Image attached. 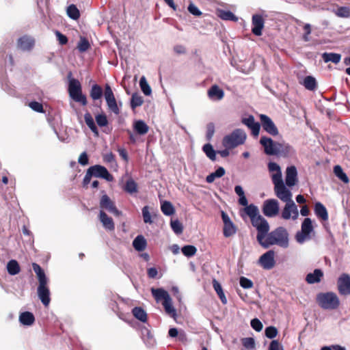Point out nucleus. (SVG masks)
Returning a JSON list of instances; mask_svg holds the SVG:
<instances>
[{"instance_id":"obj_1","label":"nucleus","mask_w":350,"mask_h":350,"mask_svg":"<svg viewBox=\"0 0 350 350\" xmlns=\"http://www.w3.org/2000/svg\"><path fill=\"white\" fill-rule=\"evenodd\" d=\"M268 221L257 231L256 239L263 248H268L276 245L282 248H287L289 245V234L284 227H278L271 232Z\"/></svg>"},{"instance_id":"obj_2","label":"nucleus","mask_w":350,"mask_h":350,"mask_svg":"<svg viewBox=\"0 0 350 350\" xmlns=\"http://www.w3.org/2000/svg\"><path fill=\"white\" fill-rule=\"evenodd\" d=\"M151 293L157 302L163 301L162 305L163 306L165 312L170 317L175 318L176 311L172 305V300L167 291L161 288H152Z\"/></svg>"},{"instance_id":"obj_3","label":"nucleus","mask_w":350,"mask_h":350,"mask_svg":"<svg viewBox=\"0 0 350 350\" xmlns=\"http://www.w3.org/2000/svg\"><path fill=\"white\" fill-rule=\"evenodd\" d=\"M317 302L321 308L327 310L338 309L340 303L338 295L334 292L319 293Z\"/></svg>"},{"instance_id":"obj_4","label":"nucleus","mask_w":350,"mask_h":350,"mask_svg":"<svg viewBox=\"0 0 350 350\" xmlns=\"http://www.w3.org/2000/svg\"><path fill=\"white\" fill-rule=\"evenodd\" d=\"M246 137V133L243 130L237 129L224 137L222 144L227 149H232L244 144Z\"/></svg>"},{"instance_id":"obj_5","label":"nucleus","mask_w":350,"mask_h":350,"mask_svg":"<svg viewBox=\"0 0 350 350\" xmlns=\"http://www.w3.org/2000/svg\"><path fill=\"white\" fill-rule=\"evenodd\" d=\"M68 90L69 96L72 100L81 103L83 106L87 105V98L85 95L82 93L81 85L79 80L70 79Z\"/></svg>"},{"instance_id":"obj_6","label":"nucleus","mask_w":350,"mask_h":350,"mask_svg":"<svg viewBox=\"0 0 350 350\" xmlns=\"http://www.w3.org/2000/svg\"><path fill=\"white\" fill-rule=\"evenodd\" d=\"M245 213L250 218L252 226L258 231L264 226L267 221L259 214L258 208L254 204H250L245 207Z\"/></svg>"},{"instance_id":"obj_7","label":"nucleus","mask_w":350,"mask_h":350,"mask_svg":"<svg viewBox=\"0 0 350 350\" xmlns=\"http://www.w3.org/2000/svg\"><path fill=\"white\" fill-rule=\"evenodd\" d=\"M273 191L275 196L283 202L293 200V194L288 187L284 183L283 180L273 183Z\"/></svg>"},{"instance_id":"obj_8","label":"nucleus","mask_w":350,"mask_h":350,"mask_svg":"<svg viewBox=\"0 0 350 350\" xmlns=\"http://www.w3.org/2000/svg\"><path fill=\"white\" fill-rule=\"evenodd\" d=\"M314 230L312 219L309 217L305 218L301 226V230L295 235V239L299 243H303L311 239L310 233Z\"/></svg>"},{"instance_id":"obj_9","label":"nucleus","mask_w":350,"mask_h":350,"mask_svg":"<svg viewBox=\"0 0 350 350\" xmlns=\"http://www.w3.org/2000/svg\"><path fill=\"white\" fill-rule=\"evenodd\" d=\"M262 211L266 217H276L280 212L279 202L274 198L265 200L262 204Z\"/></svg>"},{"instance_id":"obj_10","label":"nucleus","mask_w":350,"mask_h":350,"mask_svg":"<svg viewBox=\"0 0 350 350\" xmlns=\"http://www.w3.org/2000/svg\"><path fill=\"white\" fill-rule=\"evenodd\" d=\"M299 217L297 206L293 200L285 202V205L281 212V217L284 220H296Z\"/></svg>"},{"instance_id":"obj_11","label":"nucleus","mask_w":350,"mask_h":350,"mask_svg":"<svg viewBox=\"0 0 350 350\" xmlns=\"http://www.w3.org/2000/svg\"><path fill=\"white\" fill-rule=\"evenodd\" d=\"M104 96L109 109L116 115H118L120 112L114 94L109 84H105Z\"/></svg>"},{"instance_id":"obj_12","label":"nucleus","mask_w":350,"mask_h":350,"mask_svg":"<svg viewBox=\"0 0 350 350\" xmlns=\"http://www.w3.org/2000/svg\"><path fill=\"white\" fill-rule=\"evenodd\" d=\"M88 170L94 177L103 178L109 182L113 180V176L109 172L107 169L103 165H94L90 167Z\"/></svg>"},{"instance_id":"obj_13","label":"nucleus","mask_w":350,"mask_h":350,"mask_svg":"<svg viewBox=\"0 0 350 350\" xmlns=\"http://www.w3.org/2000/svg\"><path fill=\"white\" fill-rule=\"evenodd\" d=\"M260 124L265 131L272 136L278 135L279 131L273 120L267 115L260 114L259 116Z\"/></svg>"},{"instance_id":"obj_14","label":"nucleus","mask_w":350,"mask_h":350,"mask_svg":"<svg viewBox=\"0 0 350 350\" xmlns=\"http://www.w3.org/2000/svg\"><path fill=\"white\" fill-rule=\"evenodd\" d=\"M279 142L273 141L271 137L262 136L260 144L263 147L264 152L267 155H275Z\"/></svg>"},{"instance_id":"obj_15","label":"nucleus","mask_w":350,"mask_h":350,"mask_svg":"<svg viewBox=\"0 0 350 350\" xmlns=\"http://www.w3.org/2000/svg\"><path fill=\"white\" fill-rule=\"evenodd\" d=\"M274 257V251L269 250L260 256L258 259V263L264 269L270 270L273 268L275 265Z\"/></svg>"},{"instance_id":"obj_16","label":"nucleus","mask_w":350,"mask_h":350,"mask_svg":"<svg viewBox=\"0 0 350 350\" xmlns=\"http://www.w3.org/2000/svg\"><path fill=\"white\" fill-rule=\"evenodd\" d=\"M100 207L101 210L103 211V209H105L114 215L119 216L120 215V212L117 209L114 202L107 194H104L101 196Z\"/></svg>"},{"instance_id":"obj_17","label":"nucleus","mask_w":350,"mask_h":350,"mask_svg":"<svg viewBox=\"0 0 350 350\" xmlns=\"http://www.w3.org/2000/svg\"><path fill=\"white\" fill-rule=\"evenodd\" d=\"M338 290L342 295H350V275L342 273L338 280Z\"/></svg>"},{"instance_id":"obj_18","label":"nucleus","mask_w":350,"mask_h":350,"mask_svg":"<svg viewBox=\"0 0 350 350\" xmlns=\"http://www.w3.org/2000/svg\"><path fill=\"white\" fill-rule=\"evenodd\" d=\"M298 181L297 171L294 165L286 167L285 176V184L288 187L295 186Z\"/></svg>"},{"instance_id":"obj_19","label":"nucleus","mask_w":350,"mask_h":350,"mask_svg":"<svg viewBox=\"0 0 350 350\" xmlns=\"http://www.w3.org/2000/svg\"><path fill=\"white\" fill-rule=\"evenodd\" d=\"M38 295L41 302L45 306H48L50 301V291L47 287V283L39 284L38 287Z\"/></svg>"},{"instance_id":"obj_20","label":"nucleus","mask_w":350,"mask_h":350,"mask_svg":"<svg viewBox=\"0 0 350 350\" xmlns=\"http://www.w3.org/2000/svg\"><path fill=\"white\" fill-rule=\"evenodd\" d=\"M295 153L293 148L284 142H279L275 156L288 157Z\"/></svg>"},{"instance_id":"obj_21","label":"nucleus","mask_w":350,"mask_h":350,"mask_svg":"<svg viewBox=\"0 0 350 350\" xmlns=\"http://www.w3.org/2000/svg\"><path fill=\"white\" fill-rule=\"evenodd\" d=\"M252 33L256 36H261L264 27V19L261 15L254 14L252 16Z\"/></svg>"},{"instance_id":"obj_22","label":"nucleus","mask_w":350,"mask_h":350,"mask_svg":"<svg viewBox=\"0 0 350 350\" xmlns=\"http://www.w3.org/2000/svg\"><path fill=\"white\" fill-rule=\"evenodd\" d=\"M242 123L246 125L252 131V134L254 137H257L259 135L260 129V124L255 121L253 116H250L248 118H243Z\"/></svg>"},{"instance_id":"obj_23","label":"nucleus","mask_w":350,"mask_h":350,"mask_svg":"<svg viewBox=\"0 0 350 350\" xmlns=\"http://www.w3.org/2000/svg\"><path fill=\"white\" fill-rule=\"evenodd\" d=\"M268 170L271 173L272 183L283 180L281 167L278 163L270 161L268 163Z\"/></svg>"},{"instance_id":"obj_24","label":"nucleus","mask_w":350,"mask_h":350,"mask_svg":"<svg viewBox=\"0 0 350 350\" xmlns=\"http://www.w3.org/2000/svg\"><path fill=\"white\" fill-rule=\"evenodd\" d=\"M35 44V40L33 38L24 36L18 40V47L23 51H31Z\"/></svg>"},{"instance_id":"obj_25","label":"nucleus","mask_w":350,"mask_h":350,"mask_svg":"<svg viewBox=\"0 0 350 350\" xmlns=\"http://www.w3.org/2000/svg\"><path fill=\"white\" fill-rule=\"evenodd\" d=\"M207 95L212 100H221L224 96V92L218 85H213L208 90Z\"/></svg>"},{"instance_id":"obj_26","label":"nucleus","mask_w":350,"mask_h":350,"mask_svg":"<svg viewBox=\"0 0 350 350\" xmlns=\"http://www.w3.org/2000/svg\"><path fill=\"white\" fill-rule=\"evenodd\" d=\"M99 219L103 227L108 230H113L115 225L111 217H109L103 210L100 211Z\"/></svg>"},{"instance_id":"obj_27","label":"nucleus","mask_w":350,"mask_h":350,"mask_svg":"<svg viewBox=\"0 0 350 350\" xmlns=\"http://www.w3.org/2000/svg\"><path fill=\"white\" fill-rule=\"evenodd\" d=\"M314 213L317 217L323 221L328 219V213L325 206L321 202H316L314 204Z\"/></svg>"},{"instance_id":"obj_28","label":"nucleus","mask_w":350,"mask_h":350,"mask_svg":"<svg viewBox=\"0 0 350 350\" xmlns=\"http://www.w3.org/2000/svg\"><path fill=\"white\" fill-rule=\"evenodd\" d=\"M323 276V273L321 269H317L312 273L306 275V281L308 284H314L319 282Z\"/></svg>"},{"instance_id":"obj_29","label":"nucleus","mask_w":350,"mask_h":350,"mask_svg":"<svg viewBox=\"0 0 350 350\" xmlns=\"http://www.w3.org/2000/svg\"><path fill=\"white\" fill-rule=\"evenodd\" d=\"M135 131L141 135H144L148 132L149 127L143 120H136L133 124Z\"/></svg>"},{"instance_id":"obj_30","label":"nucleus","mask_w":350,"mask_h":350,"mask_svg":"<svg viewBox=\"0 0 350 350\" xmlns=\"http://www.w3.org/2000/svg\"><path fill=\"white\" fill-rule=\"evenodd\" d=\"M19 321L24 325H31L34 321L35 318L33 314L30 312H22L19 316Z\"/></svg>"},{"instance_id":"obj_31","label":"nucleus","mask_w":350,"mask_h":350,"mask_svg":"<svg viewBox=\"0 0 350 350\" xmlns=\"http://www.w3.org/2000/svg\"><path fill=\"white\" fill-rule=\"evenodd\" d=\"M301 83L305 87L306 89L310 91L315 90L317 87V81L315 78L312 76L306 77Z\"/></svg>"},{"instance_id":"obj_32","label":"nucleus","mask_w":350,"mask_h":350,"mask_svg":"<svg viewBox=\"0 0 350 350\" xmlns=\"http://www.w3.org/2000/svg\"><path fill=\"white\" fill-rule=\"evenodd\" d=\"M84 120L87 126L93 132L95 136H98V130L94 123V120L90 113H86L84 115Z\"/></svg>"},{"instance_id":"obj_33","label":"nucleus","mask_w":350,"mask_h":350,"mask_svg":"<svg viewBox=\"0 0 350 350\" xmlns=\"http://www.w3.org/2000/svg\"><path fill=\"white\" fill-rule=\"evenodd\" d=\"M32 267H33L34 272L36 273V275L38 276V278L39 280V284L47 283L48 280L45 275L44 271L41 268V267L38 264L33 262L32 264Z\"/></svg>"},{"instance_id":"obj_34","label":"nucleus","mask_w":350,"mask_h":350,"mask_svg":"<svg viewBox=\"0 0 350 350\" xmlns=\"http://www.w3.org/2000/svg\"><path fill=\"white\" fill-rule=\"evenodd\" d=\"M133 247L138 252H142L146 247V241L142 235H138L133 241Z\"/></svg>"},{"instance_id":"obj_35","label":"nucleus","mask_w":350,"mask_h":350,"mask_svg":"<svg viewBox=\"0 0 350 350\" xmlns=\"http://www.w3.org/2000/svg\"><path fill=\"white\" fill-rule=\"evenodd\" d=\"M7 270L10 275H15L21 271V268L16 260H11L7 264Z\"/></svg>"},{"instance_id":"obj_36","label":"nucleus","mask_w":350,"mask_h":350,"mask_svg":"<svg viewBox=\"0 0 350 350\" xmlns=\"http://www.w3.org/2000/svg\"><path fill=\"white\" fill-rule=\"evenodd\" d=\"M213 286L214 288V290L216 291L217 295L219 296V299H221L222 304H226L227 303V299L219 282L214 279L213 280Z\"/></svg>"},{"instance_id":"obj_37","label":"nucleus","mask_w":350,"mask_h":350,"mask_svg":"<svg viewBox=\"0 0 350 350\" xmlns=\"http://www.w3.org/2000/svg\"><path fill=\"white\" fill-rule=\"evenodd\" d=\"M323 59L325 62H332L338 64L341 59V55L334 53H324L322 55Z\"/></svg>"},{"instance_id":"obj_38","label":"nucleus","mask_w":350,"mask_h":350,"mask_svg":"<svg viewBox=\"0 0 350 350\" xmlns=\"http://www.w3.org/2000/svg\"><path fill=\"white\" fill-rule=\"evenodd\" d=\"M218 16L226 21H237L238 18L230 11L219 10L217 11Z\"/></svg>"},{"instance_id":"obj_39","label":"nucleus","mask_w":350,"mask_h":350,"mask_svg":"<svg viewBox=\"0 0 350 350\" xmlns=\"http://www.w3.org/2000/svg\"><path fill=\"white\" fill-rule=\"evenodd\" d=\"M133 316L142 322L147 321V314L145 310L141 307H135L132 310Z\"/></svg>"},{"instance_id":"obj_40","label":"nucleus","mask_w":350,"mask_h":350,"mask_svg":"<svg viewBox=\"0 0 350 350\" xmlns=\"http://www.w3.org/2000/svg\"><path fill=\"white\" fill-rule=\"evenodd\" d=\"M103 96V90L101 87L97 84L92 86L90 90V96L94 100L100 99Z\"/></svg>"},{"instance_id":"obj_41","label":"nucleus","mask_w":350,"mask_h":350,"mask_svg":"<svg viewBox=\"0 0 350 350\" xmlns=\"http://www.w3.org/2000/svg\"><path fill=\"white\" fill-rule=\"evenodd\" d=\"M161 210L165 215L170 216L174 213V208L171 202L164 201L161 203Z\"/></svg>"},{"instance_id":"obj_42","label":"nucleus","mask_w":350,"mask_h":350,"mask_svg":"<svg viewBox=\"0 0 350 350\" xmlns=\"http://www.w3.org/2000/svg\"><path fill=\"white\" fill-rule=\"evenodd\" d=\"M143 103V98L138 93H133L131 99V107L135 109L136 107L142 105Z\"/></svg>"},{"instance_id":"obj_43","label":"nucleus","mask_w":350,"mask_h":350,"mask_svg":"<svg viewBox=\"0 0 350 350\" xmlns=\"http://www.w3.org/2000/svg\"><path fill=\"white\" fill-rule=\"evenodd\" d=\"M139 86L143 92V93L146 96H150L152 93V90L150 85H148L146 79L144 76L142 77L139 80Z\"/></svg>"},{"instance_id":"obj_44","label":"nucleus","mask_w":350,"mask_h":350,"mask_svg":"<svg viewBox=\"0 0 350 350\" xmlns=\"http://www.w3.org/2000/svg\"><path fill=\"white\" fill-rule=\"evenodd\" d=\"M202 150L206 154L207 157H208L212 161H215L216 159V152L214 150L213 146L210 144H206L204 145Z\"/></svg>"},{"instance_id":"obj_45","label":"nucleus","mask_w":350,"mask_h":350,"mask_svg":"<svg viewBox=\"0 0 350 350\" xmlns=\"http://www.w3.org/2000/svg\"><path fill=\"white\" fill-rule=\"evenodd\" d=\"M335 175L345 183H349V178L346 174L343 172L340 165H336L334 168Z\"/></svg>"},{"instance_id":"obj_46","label":"nucleus","mask_w":350,"mask_h":350,"mask_svg":"<svg viewBox=\"0 0 350 350\" xmlns=\"http://www.w3.org/2000/svg\"><path fill=\"white\" fill-rule=\"evenodd\" d=\"M224 235L226 237H229L234 234L237 232V228L233 223H228L224 225Z\"/></svg>"},{"instance_id":"obj_47","label":"nucleus","mask_w":350,"mask_h":350,"mask_svg":"<svg viewBox=\"0 0 350 350\" xmlns=\"http://www.w3.org/2000/svg\"><path fill=\"white\" fill-rule=\"evenodd\" d=\"M67 14L70 18L74 20H77L80 16L78 8L73 4L67 8Z\"/></svg>"},{"instance_id":"obj_48","label":"nucleus","mask_w":350,"mask_h":350,"mask_svg":"<svg viewBox=\"0 0 350 350\" xmlns=\"http://www.w3.org/2000/svg\"><path fill=\"white\" fill-rule=\"evenodd\" d=\"M124 190L131 194L136 193L137 191V186L136 183L133 179H129L126 183Z\"/></svg>"},{"instance_id":"obj_49","label":"nucleus","mask_w":350,"mask_h":350,"mask_svg":"<svg viewBox=\"0 0 350 350\" xmlns=\"http://www.w3.org/2000/svg\"><path fill=\"white\" fill-rule=\"evenodd\" d=\"M183 254L187 257L193 256L196 254L197 249L193 245H185L181 249Z\"/></svg>"},{"instance_id":"obj_50","label":"nucleus","mask_w":350,"mask_h":350,"mask_svg":"<svg viewBox=\"0 0 350 350\" xmlns=\"http://www.w3.org/2000/svg\"><path fill=\"white\" fill-rule=\"evenodd\" d=\"M170 226L172 229V230L177 234H181L183 232V225L178 220H171Z\"/></svg>"},{"instance_id":"obj_51","label":"nucleus","mask_w":350,"mask_h":350,"mask_svg":"<svg viewBox=\"0 0 350 350\" xmlns=\"http://www.w3.org/2000/svg\"><path fill=\"white\" fill-rule=\"evenodd\" d=\"M95 120L100 127L106 126L108 124L107 116L104 113H100L95 116Z\"/></svg>"},{"instance_id":"obj_52","label":"nucleus","mask_w":350,"mask_h":350,"mask_svg":"<svg viewBox=\"0 0 350 350\" xmlns=\"http://www.w3.org/2000/svg\"><path fill=\"white\" fill-rule=\"evenodd\" d=\"M335 13L339 17L349 18L350 16V8L345 6L340 7Z\"/></svg>"},{"instance_id":"obj_53","label":"nucleus","mask_w":350,"mask_h":350,"mask_svg":"<svg viewBox=\"0 0 350 350\" xmlns=\"http://www.w3.org/2000/svg\"><path fill=\"white\" fill-rule=\"evenodd\" d=\"M241 342L246 349L252 350L255 348V340L253 338H244L241 340Z\"/></svg>"},{"instance_id":"obj_54","label":"nucleus","mask_w":350,"mask_h":350,"mask_svg":"<svg viewBox=\"0 0 350 350\" xmlns=\"http://www.w3.org/2000/svg\"><path fill=\"white\" fill-rule=\"evenodd\" d=\"M142 216L144 223L146 224H152L153 221L152 219V216L149 212V207L148 206H145L142 208Z\"/></svg>"},{"instance_id":"obj_55","label":"nucleus","mask_w":350,"mask_h":350,"mask_svg":"<svg viewBox=\"0 0 350 350\" xmlns=\"http://www.w3.org/2000/svg\"><path fill=\"white\" fill-rule=\"evenodd\" d=\"M265 336L270 339L275 338L278 334V329L273 326L266 327L265 330Z\"/></svg>"},{"instance_id":"obj_56","label":"nucleus","mask_w":350,"mask_h":350,"mask_svg":"<svg viewBox=\"0 0 350 350\" xmlns=\"http://www.w3.org/2000/svg\"><path fill=\"white\" fill-rule=\"evenodd\" d=\"M90 47L89 42L87 39L81 38L78 43L77 48L79 51H86Z\"/></svg>"},{"instance_id":"obj_57","label":"nucleus","mask_w":350,"mask_h":350,"mask_svg":"<svg viewBox=\"0 0 350 350\" xmlns=\"http://www.w3.org/2000/svg\"><path fill=\"white\" fill-rule=\"evenodd\" d=\"M240 285L243 288H251L253 287V282L251 280L245 278V277H241L240 278Z\"/></svg>"},{"instance_id":"obj_58","label":"nucleus","mask_w":350,"mask_h":350,"mask_svg":"<svg viewBox=\"0 0 350 350\" xmlns=\"http://www.w3.org/2000/svg\"><path fill=\"white\" fill-rule=\"evenodd\" d=\"M251 327L256 332H260L262 329V324L258 319H254L251 321Z\"/></svg>"},{"instance_id":"obj_59","label":"nucleus","mask_w":350,"mask_h":350,"mask_svg":"<svg viewBox=\"0 0 350 350\" xmlns=\"http://www.w3.org/2000/svg\"><path fill=\"white\" fill-rule=\"evenodd\" d=\"M215 133V126L213 123H209L206 126V139L211 140Z\"/></svg>"},{"instance_id":"obj_60","label":"nucleus","mask_w":350,"mask_h":350,"mask_svg":"<svg viewBox=\"0 0 350 350\" xmlns=\"http://www.w3.org/2000/svg\"><path fill=\"white\" fill-rule=\"evenodd\" d=\"M29 106L31 109H32L33 111L37 112H43V106L41 103L33 101L29 103Z\"/></svg>"},{"instance_id":"obj_61","label":"nucleus","mask_w":350,"mask_h":350,"mask_svg":"<svg viewBox=\"0 0 350 350\" xmlns=\"http://www.w3.org/2000/svg\"><path fill=\"white\" fill-rule=\"evenodd\" d=\"M269 350H284V349L278 340H273L269 344Z\"/></svg>"},{"instance_id":"obj_62","label":"nucleus","mask_w":350,"mask_h":350,"mask_svg":"<svg viewBox=\"0 0 350 350\" xmlns=\"http://www.w3.org/2000/svg\"><path fill=\"white\" fill-rule=\"evenodd\" d=\"M89 159L86 152H83L78 159V162L81 165H86L88 164Z\"/></svg>"},{"instance_id":"obj_63","label":"nucleus","mask_w":350,"mask_h":350,"mask_svg":"<svg viewBox=\"0 0 350 350\" xmlns=\"http://www.w3.org/2000/svg\"><path fill=\"white\" fill-rule=\"evenodd\" d=\"M55 35L59 43L62 45L66 44L68 42V39L66 36L62 34L58 31H55Z\"/></svg>"},{"instance_id":"obj_64","label":"nucleus","mask_w":350,"mask_h":350,"mask_svg":"<svg viewBox=\"0 0 350 350\" xmlns=\"http://www.w3.org/2000/svg\"><path fill=\"white\" fill-rule=\"evenodd\" d=\"M189 12L194 16H200L202 12L193 3H190L188 6Z\"/></svg>"}]
</instances>
